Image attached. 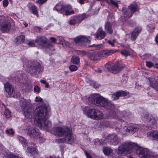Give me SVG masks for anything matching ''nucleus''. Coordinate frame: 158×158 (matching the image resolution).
Instances as JSON below:
<instances>
[{"label": "nucleus", "mask_w": 158, "mask_h": 158, "mask_svg": "<svg viewBox=\"0 0 158 158\" xmlns=\"http://www.w3.org/2000/svg\"><path fill=\"white\" fill-rule=\"evenodd\" d=\"M112 150L109 148H104L103 149V152L104 154L106 155H109L110 153L112 152Z\"/></svg>", "instance_id": "obj_34"}, {"label": "nucleus", "mask_w": 158, "mask_h": 158, "mask_svg": "<svg viewBox=\"0 0 158 158\" xmlns=\"http://www.w3.org/2000/svg\"><path fill=\"white\" fill-rule=\"evenodd\" d=\"M104 1L107 2L108 4L111 6H113L117 7H118V3L117 1L114 0H105Z\"/></svg>", "instance_id": "obj_31"}, {"label": "nucleus", "mask_w": 158, "mask_h": 158, "mask_svg": "<svg viewBox=\"0 0 158 158\" xmlns=\"http://www.w3.org/2000/svg\"><path fill=\"white\" fill-rule=\"evenodd\" d=\"M88 57L91 60H96L100 57L98 56V52H92L89 53L88 54Z\"/></svg>", "instance_id": "obj_23"}, {"label": "nucleus", "mask_w": 158, "mask_h": 158, "mask_svg": "<svg viewBox=\"0 0 158 158\" xmlns=\"http://www.w3.org/2000/svg\"><path fill=\"white\" fill-rule=\"evenodd\" d=\"M48 0H38L36 1V2L40 4H42L47 1Z\"/></svg>", "instance_id": "obj_44"}, {"label": "nucleus", "mask_w": 158, "mask_h": 158, "mask_svg": "<svg viewBox=\"0 0 158 158\" xmlns=\"http://www.w3.org/2000/svg\"><path fill=\"white\" fill-rule=\"evenodd\" d=\"M121 53L122 55L125 56H127L130 55L129 52L125 50L122 51L121 52Z\"/></svg>", "instance_id": "obj_40"}, {"label": "nucleus", "mask_w": 158, "mask_h": 158, "mask_svg": "<svg viewBox=\"0 0 158 158\" xmlns=\"http://www.w3.org/2000/svg\"><path fill=\"white\" fill-rule=\"evenodd\" d=\"M77 54L79 55H81L82 56V53L80 51H77Z\"/></svg>", "instance_id": "obj_55"}, {"label": "nucleus", "mask_w": 158, "mask_h": 158, "mask_svg": "<svg viewBox=\"0 0 158 158\" xmlns=\"http://www.w3.org/2000/svg\"><path fill=\"white\" fill-rule=\"evenodd\" d=\"M89 16V15L85 14H82L74 16L69 20V24L72 25L79 24L82 20L87 18Z\"/></svg>", "instance_id": "obj_9"}, {"label": "nucleus", "mask_w": 158, "mask_h": 158, "mask_svg": "<svg viewBox=\"0 0 158 158\" xmlns=\"http://www.w3.org/2000/svg\"><path fill=\"white\" fill-rule=\"evenodd\" d=\"M38 124V126L40 127L42 129L48 131L52 127L51 122L47 120V118L45 119L44 121H40V123H36Z\"/></svg>", "instance_id": "obj_11"}, {"label": "nucleus", "mask_w": 158, "mask_h": 158, "mask_svg": "<svg viewBox=\"0 0 158 158\" xmlns=\"http://www.w3.org/2000/svg\"><path fill=\"white\" fill-rule=\"evenodd\" d=\"M40 82L43 84H45L47 83L46 81L44 80H41Z\"/></svg>", "instance_id": "obj_58"}, {"label": "nucleus", "mask_w": 158, "mask_h": 158, "mask_svg": "<svg viewBox=\"0 0 158 158\" xmlns=\"http://www.w3.org/2000/svg\"><path fill=\"white\" fill-rule=\"evenodd\" d=\"M106 36V32L102 30H98L96 35V39L101 40L103 39Z\"/></svg>", "instance_id": "obj_25"}, {"label": "nucleus", "mask_w": 158, "mask_h": 158, "mask_svg": "<svg viewBox=\"0 0 158 158\" xmlns=\"http://www.w3.org/2000/svg\"><path fill=\"white\" fill-rule=\"evenodd\" d=\"M71 60L73 63L78 64L80 61V58L78 56H73L72 57Z\"/></svg>", "instance_id": "obj_33"}, {"label": "nucleus", "mask_w": 158, "mask_h": 158, "mask_svg": "<svg viewBox=\"0 0 158 158\" xmlns=\"http://www.w3.org/2000/svg\"><path fill=\"white\" fill-rule=\"evenodd\" d=\"M89 102L96 105L104 107L109 110H112L114 108V105L109 103L107 100L99 94H94L89 98Z\"/></svg>", "instance_id": "obj_3"}, {"label": "nucleus", "mask_w": 158, "mask_h": 158, "mask_svg": "<svg viewBox=\"0 0 158 158\" xmlns=\"http://www.w3.org/2000/svg\"><path fill=\"white\" fill-rule=\"evenodd\" d=\"M116 52V50H105L98 52V56L100 57H106Z\"/></svg>", "instance_id": "obj_16"}, {"label": "nucleus", "mask_w": 158, "mask_h": 158, "mask_svg": "<svg viewBox=\"0 0 158 158\" xmlns=\"http://www.w3.org/2000/svg\"><path fill=\"white\" fill-rule=\"evenodd\" d=\"M111 144L116 145L119 142V139L115 134H112L109 135L106 139Z\"/></svg>", "instance_id": "obj_13"}, {"label": "nucleus", "mask_w": 158, "mask_h": 158, "mask_svg": "<svg viewBox=\"0 0 158 158\" xmlns=\"http://www.w3.org/2000/svg\"><path fill=\"white\" fill-rule=\"evenodd\" d=\"M25 37L23 35H21L16 39V42L17 44H20L23 43L25 40Z\"/></svg>", "instance_id": "obj_32"}, {"label": "nucleus", "mask_w": 158, "mask_h": 158, "mask_svg": "<svg viewBox=\"0 0 158 158\" xmlns=\"http://www.w3.org/2000/svg\"><path fill=\"white\" fill-rule=\"evenodd\" d=\"M105 28L107 32L110 34H111L113 32V30L112 29V26L110 23L109 22L106 23L105 25Z\"/></svg>", "instance_id": "obj_28"}, {"label": "nucleus", "mask_w": 158, "mask_h": 158, "mask_svg": "<svg viewBox=\"0 0 158 158\" xmlns=\"http://www.w3.org/2000/svg\"><path fill=\"white\" fill-rule=\"evenodd\" d=\"M91 85H92L93 86L94 88H96L97 87L96 86L95 83L93 81L92 82V83L91 84Z\"/></svg>", "instance_id": "obj_56"}, {"label": "nucleus", "mask_w": 158, "mask_h": 158, "mask_svg": "<svg viewBox=\"0 0 158 158\" xmlns=\"http://www.w3.org/2000/svg\"><path fill=\"white\" fill-rule=\"evenodd\" d=\"M110 72L115 74L121 70V68L118 64H115L112 66Z\"/></svg>", "instance_id": "obj_26"}, {"label": "nucleus", "mask_w": 158, "mask_h": 158, "mask_svg": "<svg viewBox=\"0 0 158 158\" xmlns=\"http://www.w3.org/2000/svg\"><path fill=\"white\" fill-rule=\"evenodd\" d=\"M107 43L112 47H114V44L111 41L109 40L108 41Z\"/></svg>", "instance_id": "obj_50"}, {"label": "nucleus", "mask_w": 158, "mask_h": 158, "mask_svg": "<svg viewBox=\"0 0 158 158\" xmlns=\"http://www.w3.org/2000/svg\"><path fill=\"white\" fill-rule=\"evenodd\" d=\"M27 134L31 137L38 138L40 137L39 130L33 127H30L28 129Z\"/></svg>", "instance_id": "obj_14"}, {"label": "nucleus", "mask_w": 158, "mask_h": 158, "mask_svg": "<svg viewBox=\"0 0 158 158\" xmlns=\"http://www.w3.org/2000/svg\"><path fill=\"white\" fill-rule=\"evenodd\" d=\"M105 67L107 69V70L110 72L112 66L108 63H107L105 65Z\"/></svg>", "instance_id": "obj_41"}, {"label": "nucleus", "mask_w": 158, "mask_h": 158, "mask_svg": "<svg viewBox=\"0 0 158 158\" xmlns=\"http://www.w3.org/2000/svg\"><path fill=\"white\" fill-rule=\"evenodd\" d=\"M155 40L156 44H158V35H156Z\"/></svg>", "instance_id": "obj_52"}, {"label": "nucleus", "mask_w": 158, "mask_h": 158, "mask_svg": "<svg viewBox=\"0 0 158 158\" xmlns=\"http://www.w3.org/2000/svg\"><path fill=\"white\" fill-rule=\"evenodd\" d=\"M80 51L81 52V53H82V56L83 55H85V54H86V52L85 51Z\"/></svg>", "instance_id": "obj_60"}, {"label": "nucleus", "mask_w": 158, "mask_h": 158, "mask_svg": "<svg viewBox=\"0 0 158 158\" xmlns=\"http://www.w3.org/2000/svg\"><path fill=\"white\" fill-rule=\"evenodd\" d=\"M103 113L100 111L96 110L95 115L93 116L92 118L93 119L95 120H98L101 119L103 118Z\"/></svg>", "instance_id": "obj_24"}, {"label": "nucleus", "mask_w": 158, "mask_h": 158, "mask_svg": "<svg viewBox=\"0 0 158 158\" xmlns=\"http://www.w3.org/2000/svg\"><path fill=\"white\" fill-rule=\"evenodd\" d=\"M127 95V93L123 91H120L116 92L112 95V98L114 100H117L119 97L125 96Z\"/></svg>", "instance_id": "obj_19"}, {"label": "nucleus", "mask_w": 158, "mask_h": 158, "mask_svg": "<svg viewBox=\"0 0 158 158\" xmlns=\"http://www.w3.org/2000/svg\"><path fill=\"white\" fill-rule=\"evenodd\" d=\"M34 89L35 92L37 93H39L40 91V88L38 85L35 86L34 88Z\"/></svg>", "instance_id": "obj_45"}, {"label": "nucleus", "mask_w": 158, "mask_h": 158, "mask_svg": "<svg viewBox=\"0 0 158 158\" xmlns=\"http://www.w3.org/2000/svg\"><path fill=\"white\" fill-rule=\"evenodd\" d=\"M27 44L32 47L35 46V42L34 41H30L27 43Z\"/></svg>", "instance_id": "obj_46"}, {"label": "nucleus", "mask_w": 158, "mask_h": 158, "mask_svg": "<svg viewBox=\"0 0 158 158\" xmlns=\"http://www.w3.org/2000/svg\"><path fill=\"white\" fill-rule=\"evenodd\" d=\"M39 138L40 139L39 141L40 142V143L43 142L45 141V139L43 138L40 137Z\"/></svg>", "instance_id": "obj_51"}, {"label": "nucleus", "mask_w": 158, "mask_h": 158, "mask_svg": "<svg viewBox=\"0 0 158 158\" xmlns=\"http://www.w3.org/2000/svg\"><path fill=\"white\" fill-rule=\"evenodd\" d=\"M6 133L8 135H13L14 131L12 128L7 129L6 130Z\"/></svg>", "instance_id": "obj_38"}, {"label": "nucleus", "mask_w": 158, "mask_h": 158, "mask_svg": "<svg viewBox=\"0 0 158 158\" xmlns=\"http://www.w3.org/2000/svg\"><path fill=\"white\" fill-rule=\"evenodd\" d=\"M137 153L141 158H148L150 156V151L147 149H140L137 151Z\"/></svg>", "instance_id": "obj_15"}, {"label": "nucleus", "mask_w": 158, "mask_h": 158, "mask_svg": "<svg viewBox=\"0 0 158 158\" xmlns=\"http://www.w3.org/2000/svg\"><path fill=\"white\" fill-rule=\"evenodd\" d=\"M4 114L6 117L7 118H10L11 117V112L7 108H6L5 110Z\"/></svg>", "instance_id": "obj_36"}, {"label": "nucleus", "mask_w": 158, "mask_h": 158, "mask_svg": "<svg viewBox=\"0 0 158 158\" xmlns=\"http://www.w3.org/2000/svg\"><path fill=\"white\" fill-rule=\"evenodd\" d=\"M135 144L131 142H125L119 147L117 150V153L121 155L125 152L130 153L134 148Z\"/></svg>", "instance_id": "obj_6"}, {"label": "nucleus", "mask_w": 158, "mask_h": 158, "mask_svg": "<svg viewBox=\"0 0 158 158\" xmlns=\"http://www.w3.org/2000/svg\"><path fill=\"white\" fill-rule=\"evenodd\" d=\"M72 9V6L70 5H64L60 3L56 4L54 8V10L59 13L64 14L65 12V15L66 16L74 14V10Z\"/></svg>", "instance_id": "obj_5"}, {"label": "nucleus", "mask_w": 158, "mask_h": 158, "mask_svg": "<svg viewBox=\"0 0 158 158\" xmlns=\"http://www.w3.org/2000/svg\"><path fill=\"white\" fill-rule=\"evenodd\" d=\"M50 39L52 42H55L56 41V39L54 37H51Z\"/></svg>", "instance_id": "obj_53"}, {"label": "nucleus", "mask_w": 158, "mask_h": 158, "mask_svg": "<svg viewBox=\"0 0 158 158\" xmlns=\"http://www.w3.org/2000/svg\"><path fill=\"white\" fill-rule=\"evenodd\" d=\"M95 72L98 73H101L102 72V70L100 69H98L97 70H95Z\"/></svg>", "instance_id": "obj_54"}, {"label": "nucleus", "mask_w": 158, "mask_h": 158, "mask_svg": "<svg viewBox=\"0 0 158 158\" xmlns=\"http://www.w3.org/2000/svg\"><path fill=\"white\" fill-rule=\"evenodd\" d=\"M72 132L71 129L66 126L56 127L54 132L55 135L60 137L65 136V138L59 139L56 140V141L59 143L66 142L69 144L72 143L74 140Z\"/></svg>", "instance_id": "obj_2"}, {"label": "nucleus", "mask_w": 158, "mask_h": 158, "mask_svg": "<svg viewBox=\"0 0 158 158\" xmlns=\"http://www.w3.org/2000/svg\"><path fill=\"white\" fill-rule=\"evenodd\" d=\"M35 101L37 102H42L43 101V99L41 98H39L38 97H36L35 98Z\"/></svg>", "instance_id": "obj_48"}, {"label": "nucleus", "mask_w": 158, "mask_h": 158, "mask_svg": "<svg viewBox=\"0 0 158 158\" xmlns=\"http://www.w3.org/2000/svg\"><path fill=\"white\" fill-rule=\"evenodd\" d=\"M154 67L155 68L158 69V64L156 63L155 64V65H154Z\"/></svg>", "instance_id": "obj_61"}, {"label": "nucleus", "mask_w": 158, "mask_h": 158, "mask_svg": "<svg viewBox=\"0 0 158 158\" xmlns=\"http://www.w3.org/2000/svg\"><path fill=\"white\" fill-rule=\"evenodd\" d=\"M45 87L46 88H48L49 87V85L48 83H46L45 84Z\"/></svg>", "instance_id": "obj_62"}, {"label": "nucleus", "mask_w": 158, "mask_h": 158, "mask_svg": "<svg viewBox=\"0 0 158 158\" xmlns=\"http://www.w3.org/2000/svg\"><path fill=\"white\" fill-rule=\"evenodd\" d=\"M141 31L142 28L140 27H139L135 28L131 33V40L133 41L135 40Z\"/></svg>", "instance_id": "obj_21"}, {"label": "nucleus", "mask_w": 158, "mask_h": 158, "mask_svg": "<svg viewBox=\"0 0 158 158\" xmlns=\"http://www.w3.org/2000/svg\"><path fill=\"white\" fill-rule=\"evenodd\" d=\"M85 0H79V2L81 4H83L84 3V1Z\"/></svg>", "instance_id": "obj_59"}, {"label": "nucleus", "mask_w": 158, "mask_h": 158, "mask_svg": "<svg viewBox=\"0 0 158 158\" xmlns=\"http://www.w3.org/2000/svg\"><path fill=\"white\" fill-rule=\"evenodd\" d=\"M28 6L29 9L31 12L33 14L35 15L38 17L39 15L36 6L31 3H29Z\"/></svg>", "instance_id": "obj_22"}, {"label": "nucleus", "mask_w": 158, "mask_h": 158, "mask_svg": "<svg viewBox=\"0 0 158 158\" xmlns=\"http://www.w3.org/2000/svg\"><path fill=\"white\" fill-rule=\"evenodd\" d=\"M77 67L74 65H72L69 67V69L71 71H74L77 70Z\"/></svg>", "instance_id": "obj_39"}, {"label": "nucleus", "mask_w": 158, "mask_h": 158, "mask_svg": "<svg viewBox=\"0 0 158 158\" xmlns=\"http://www.w3.org/2000/svg\"><path fill=\"white\" fill-rule=\"evenodd\" d=\"M34 28L35 29H38L39 30H40L41 29V28L40 27H36V26L34 27Z\"/></svg>", "instance_id": "obj_63"}, {"label": "nucleus", "mask_w": 158, "mask_h": 158, "mask_svg": "<svg viewBox=\"0 0 158 158\" xmlns=\"http://www.w3.org/2000/svg\"><path fill=\"white\" fill-rule=\"evenodd\" d=\"M5 90L9 95H11L14 91V88L12 85L7 82L4 84Z\"/></svg>", "instance_id": "obj_20"}, {"label": "nucleus", "mask_w": 158, "mask_h": 158, "mask_svg": "<svg viewBox=\"0 0 158 158\" xmlns=\"http://www.w3.org/2000/svg\"><path fill=\"white\" fill-rule=\"evenodd\" d=\"M18 138L19 139L20 142L23 144V146L26 147L27 145V141L26 139L23 137L20 136H18Z\"/></svg>", "instance_id": "obj_35"}, {"label": "nucleus", "mask_w": 158, "mask_h": 158, "mask_svg": "<svg viewBox=\"0 0 158 158\" xmlns=\"http://www.w3.org/2000/svg\"><path fill=\"white\" fill-rule=\"evenodd\" d=\"M23 24H24L25 27H27L28 26V24L27 23H26L25 22H24Z\"/></svg>", "instance_id": "obj_64"}, {"label": "nucleus", "mask_w": 158, "mask_h": 158, "mask_svg": "<svg viewBox=\"0 0 158 158\" xmlns=\"http://www.w3.org/2000/svg\"><path fill=\"white\" fill-rule=\"evenodd\" d=\"M94 143L95 145H97L98 144H100L101 143L100 142L99 139H97L94 140Z\"/></svg>", "instance_id": "obj_43"}, {"label": "nucleus", "mask_w": 158, "mask_h": 158, "mask_svg": "<svg viewBox=\"0 0 158 158\" xmlns=\"http://www.w3.org/2000/svg\"><path fill=\"white\" fill-rule=\"evenodd\" d=\"M125 130L127 132H131L132 134H134L135 132L138 131V128L137 127L130 125L126 127Z\"/></svg>", "instance_id": "obj_27"}, {"label": "nucleus", "mask_w": 158, "mask_h": 158, "mask_svg": "<svg viewBox=\"0 0 158 158\" xmlns=\"http://www.w3.org/2000/svg\"><path fill=\"white\" fill-rule=\"evenodd\" d=\"M131 12H128L127 10L124 8L122 9V11L124 16L126 18H129L131 17L133 14L135 12L139 10V8L138 5L135 3L131 4L128 6Z\"/></svg>", "instance_id": "obj_7"}, {"label": "nucleus", "mask_w": 158, "mask_h": 158, "mask_svg": "<svg viewBox=\"0 0 158 158\" xmlns=\"http://www.w3.org/2000/svg\"><path fill=\"white\" fill-rule=\"evenodd\" d=\"M148 80L150 83V86L158 92V82L157 81L155 78L153 77H149Z\"/></svg>", "instance_id": "obj_17"}, {"label": "nucleus", "mask_w": 158, "mask_h": 158, "mask_svg": "<svg viewBox=\"0 0 158 158\" xmlns=\"http://www.w3.org/2000/svg\"><path fill=\"white\" fill-rule=\"evenodd\" d=\"M58 40L59 41V43L62 45L64 46L66 45V42L62 37L60 36L58 37Z\"/></svg>", "instance_id": "obj_37"}, {"label": "nucleus", "mask_w": 158, "mask_h": 158, "mask_svg": "<svg viewBox=\"0 0 158 158\" xmlns=\"http://www.w3.org/2000/svg\"><path fill=\"white\" fill-rule=\"evenodd\" d=\"M148 158H156V157L150 154V156Z\"/></svg>", "instance_id": "obj_57"}, {"label": "nucleus", "mask_w": 158, "mask_h": 158, "mask_svg": "<svg viewBox=\"0 0 158 158\" xmlns=\"http://www.w3.org/2000/svg\"><path fill=\"white\" fill-rule=\"evenodd\" d=\"M148 137L152 140L158 141V131H152L148 132Z\"/></svg>", "instance_id": "obj_18"}, {"label": "nucleus", "mask_w": 158, "mask_h": 158, "mask_svg": "<svg viewBox=\"0 0 158 158\" xmlns=\"http://www.w3.org/2000/svg\"><path fill=\"white\" fill-rule=\"evenodd\" d=\"M27 150L28 152L31 153L32 155H35L38 153V151L35 147H28L27 148Z\"/></svg>", "instance_id": "obj_30"}, {"label": "nucleus", "mask_w": 158, "mask_h": 158, "mask_svg": "<svg viewBox=\"0 0 158 158\" xmlns=\"http://www.w3.org/2000/svg\"><path fill=\"white\" fill-rule=\"evenodd\" d=\"M146 65L148 68H151L153 66V64L150 61H146Z\"/></svg>", "instance_id": "obj_42"}, {"label": "nucleus", "mask_w": 158, "mask_h": 158, "mask_svg": "<svg viewBox=\"0 0 158 158\" xmlns=\"http://www.w3.org/2000/svg\"><path fill=\"white\" fill-rule=\"evenodd\" d=\"M35 42L38 45L46 48H49L52 46L48 40L44 36H40L37 37Z\"/></svg>", "instance_id": "obj_10"}, {"label": "nucleus", "mask_w": 158, "mask_h": 158, "mask_svg": "<svg viewBox=\"0 0 158 158\" xmlns=\"http://www.w3.org/2000/svg\"><path fill=\"white\" fill-rule=\"evenodd\" d=\"M28 66V72L31 74L35 75L43 70L41 64L36 61H29Z\"/></svg>", "instance_id": "obj_4"}, {"label": "nucleus", "mask_w": 158, "mask_h": 158, "mask_svg": "<svg viewBox=\"0 0 158 158\" xmlns=\"http://www.w3.org/2000/svg\"><path fill=\"white\" fill-rule=\"evenodd\" d=\"M96 110V109H89L86 113L87 116L88 117L93 119V118H92V116L95 115Z\"/></svg>", "instance_id": "obj_29"}, {"label": "nucleus", "mask_w": 158, "mask_h": 158, "mask_svg": "<svg viewBox=\"0 0 158 158\" xmlns=\"http://www.w3.org/2000/svg\"><path fill=\"white\" fill-rule=\"evenodd\" d=\"M21 106L26 117L28 118L35 117L34 118L35 123H40V121H43L47 118L46 116L48 112L45 106H40L34 110L32 104L29 101L27 100L22 102Z\"/></svg>", "instance_id": "obj_1"}, {"label": "nucleus", "mask_w": 158, "mask_h": 158, "mask_svg": "<svg viewBox=\"0 0 158 158\" xmlns=\"http://www.w3.org/2000/svg\"><path fill=\"white\" fill-rule=\"evenodd\" d=\"M9 4L8 0H4L3 2V5L4 7H6Z\"/></svg>", "instance_id": "obj_47"}, {"label": "nucleus", "mask_w": 158, "mask_h": 158, "mask_svg": "<svg viewBox=\"0 0 158 158\" xmlns=\"http://www.w3.org/2000/svg\"><path fill=\"white\" fill-rule=\"evenodd\" d=\"M90 37L89 36L86 37L84 36H79L74 39V41L76 44L83 47H89L90 44Z\"/></svg>", "instance_id": "obj_8"}, {"label": "nucleus", "mask_w": 158, "mask_h": 158, "mask_svg": "<svg viewBox=\"0 0 158 158\" xmlns=\"http://www.w3.org/2000/svg\"><path fill=\"white\" fill-rule=\"evenodd\" d=\"M85 154L87 158H92L86 151H85Z\"/></svg>", "instance_id": "obj_49"}, {"label": "nucleus", "mask_w": 158, "mask_h": 158, "mask_svg": "<svg viewBox=\"0 0 158 158\" xmlns=\"http://www.w3.org/2000/svg\"><path fill=\"white\" fill-rule=\"evenodd\" d=\"M0 29L4 33L9 32L11 27V24L10 22L7 20L1 21Z\"/></svg>", "instance_id": "obj_12"}]
</instances>
